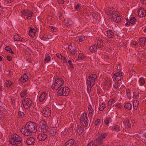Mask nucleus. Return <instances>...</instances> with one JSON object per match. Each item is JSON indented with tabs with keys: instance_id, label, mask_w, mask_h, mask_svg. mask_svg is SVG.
<instances>
[{
	"instance_id": "nucleus-33",
	"label": "nucleus",
	"mask_w": 146,
	"mask_h": 146,
	"mask_svg": "<svg viewBox=\"0 0 146 146\" xmlns=\"http://www.w3.org/2000/svg\"><path fill=\"white\" fill-rule=\"evenodd\" d=\"M111 121V118H106L104 121V123L106 125L109 126L110 122Z\"/></svg>"
},
{
	"instance_id": "nucleus-29",
	"label": "nucleus",
	"mask_w": 146,
	"mask_h": 146,
	"mask_svg": "<svg viewBox=\"0 0 146 146\" xmlns=\"http://www.w3.org/2000/svg\"><path fill=\"white\" fill-rule=\"evenodd\" d=\"M14 40L16 41H22L23 38L19 36L17 34L15 35L14 36Z\"/></svg>"
},
{
	"instance_id": "nucleus-39",
	"label": "nucleus",
	"mask_w": 146,
	"mask_h": 146,
	"mask_svg": "<svg viewBox=\"0 0 146 146\" xmlns=\"http://www.w3.org/2000/svg\"><path fill=\"white\" fill-rule=\"evenodd\" d=\"M143 9L142 7H140L138 10V16L139 17H141V13Z\"/></svg>"
},
{
	"instance_id": "nucleus-52",
	"label": "nucleus",
	"mask_w": 146,
	"mask_h": 146,
	"mask_svg": "<svg viewBox=\"0 0 146 146\" xmlns=\"http://www.w3.org/2000/svg\"><path fill=\"white\" fill-rule=\"evenodd\" d=\"M19 80L21 82H25L27 81V80H25V79H24V77H23V76L19 78Z\"/></svg>"
},
{
	"instance_id": "nucleus-14",
	"label": "nucleus",
	"mask_w": 146,
	"mask_h": 146,
	"mask_svg": "<svg viewBox=\"0 0 146 146\" xmlns=\"http://www.w3.org/2000/svg\"><path fill=\"white\" fill-rule=\"evenodd\" d=\"M123 123L125 125V126H127V128L129 129L131 127V124L128 118H126L123 119Z\"/></svg>"
},
{
	"instance_id": "nucleus-34",
	"label": "nucleus",
	"mask_w": 146,
	"mask_h": 146,
	"mask_svg": "<svg viewBox=\"0 0 146 146\" xmlns=\"http://www.w3.org/2000/svg\"><path fill=\"white\" fill-rule=\"evenodd\" d=\"M27 94V90H22V92L21 93L20 95L21 97H24Z\"/></svg>"
},
{
	"instance_id": "nucleus-35",
	"label": "nucleus",
	"mask_w": 146,
	"mask_h": 146,
	"mask_svg": "<svg viewBox=\"0 0 146 146\" xmlns=\"http://www.w3.org/2000/svg\"><path fill=\"white\" fill-rule=\"evenodd\" d=\"M86 36H84L83 35L77 37V38H78L77 39L79 40V42H82L85 40Z\"/></svg>"
},
{
	"instance_id": "nucleus-61",
	"label": "nucleus",
	"mask_w": 146,
	"mask_h": 146,
	"mask_svg": "<svg viewBox=\"0 0 146 146\" xmlns=\"http://www.w3.org/2000/svg\"><path fill=\"white\" fill-rule=\"evenodd\" d=\"M62 60L64 61L63 62L64 63H67V61H66V58L65 57L63 56L62 57Z\"/></svg>"
},
{
	"instance_id": "nucleus-13",
	"label": "nucleus",
	"mask_w": 146,
	"mask_h": 146,
	"mask_svg": "<svg viewBox=\"0 0 146 146\" xmlns=\"http://www.w3.org/2000/svg\"><path fill=\"white\" fill-rule=\"evenodd\" d=\"M35 142V138L33 137H30L28 138L26 141V143L28 145H33Z\"/></svg>"
},
{
	"instance_id": "nucleus-21",
	"label": "nucleus",
	"mask_w": 146,
	"mask_h": 146,
	"mask_svg": "<svg viewBox=\"0 0 146 146\" xmlns=\"http://www.w3.org/2000/svg\"><path fill=\"white\" fill-rule=\"evenodd\" d=\"M74 143V140L73 139H71L66 142L65 144V146H71Z\"/></svg>"
},
{
	"instance_id": "nucleus-48",
	"label": "nucleus",
	"mask_w": 146,
	"mask_h": 146,
	"mask_svg": "<svg viewBox=\"0 0 146 146\" xmlns=\"http://www.w3.org/2000/svg\"><path fill=\"white\" fill-rule=\"evenodd\" d=\"M68 62L69 64V65L70 67V68L72 69H73L74 68V65L72 63V61L71 60H69Z\"/></svg>"
},
{
	"instance_id": "nucleus-4",
	"label": "nucleus",
	"mask_w": 146,
	"mask_h": 146,
	"mask_svg": "<svg viewBox=\"0 0 146 146\" xmlns=\"http://www.w3.org/2000/svg\"><path fill=\"white\" fill-rule=\"evenodd\" d=\"M108 134L105 132H102L100 134L98 138L95 140L96 144H103L105 141V139L107 137Z\"/></svg>"
},
{
	"instance_id": "nucleus-19",
	"label": "nucleus",
	"mask_w": 146,
	"mask_h": 146,
	"mask_svg": "<svg viewBox=\"0 0 146 146\" xmlns=\"http://www.w3.org/2000/svg\"><path fill=\"white\" fill-rule=\"evenodd\" d=\"M105 35L110 38H113L114 36V33L112 31L109 30L107 31Z\"/></svg>"
},
{
	"instance_id": "nucleus-16",
	"label": "nucleus",
	"mask_w": 146,
	"mask_h": 146,
	"mask_svg": "<svg viewBox=\"0 0 146 146\" xmlns=\"http://www.w3.org/2000/svg\"><path fill=\"white\" fill-rule=\"evenodd\" d=\"M21 13L25 16H28L29 15L32 16L33 12L29 11V10H23L21 11Z\"/></svg>"
},
{
	"instance_id": "nucleus-40",
	"label": "nucleus",
	"mask_w": 146,
	"mask_h": 146,
	"mask_svg": "<svg viewBox=\"0 0 146 146\" xmlns=\"http://www.w3.org/2000/svg\"><path fill=\"white\" fill-rule=\"evenodd\" d=\"M5 49L7 51H9L11 54H14V52L11 50V49L10 48L9 46H7L5 47Z\"/></svg>"
},
{
	"instance_id": "nucleus-43",
	"label": "nucleus",
	"mask_w": 146,
	"mask_h": 146,
	"mask_svg": "<svg viewBox=\"0 0 146 146\" xmlns=\"http://www.w3.org/2000/svg\"><path fill=\"white\" fill-rule=\"evenodd\" d=\"M118 15V14H117V12L115 11H113V12H110V15L111 16V15L112 16H113L115 17V18H116L117 16L116 17V15Z\"/></svg>"
},
{
	"instance_id": "nucleus-58",
	"label": "nucleus",
	"mask_w": 146,
	"mask_h": 146,
	"mask_svg": "<svg viewBox=\"0 0 146 146\" xmlns=\"http://www.w3.org/2000/svg\"><path fill=\"white\" fill-rule=\"evenodd\" d=\"M56 55L59 58L62 59V57L63 56L60 54L59 53L56 54Z\"/></svg>"
},
{
	"instance_id": "nucleus-47",
	"label": "nucleus",
	"mask_w": 146,
	"mask_h": 146,
	"mask_svg": "<svg viewBox=\"0 0 146 146\" xmlns=\"http://www.w3.org/2000/svg\"><path fill=\"white\" fill-rule=\"evenodd\" d=\"M146 16V11L143 9V10L142 12L141 17H145Z\"/></svg>"
},
{
	"instance_id": "nucleus-15",
	"label": "nucleus",
	"mask_w": 146,
	"mask_h": 146,
	"mask_svg": "<svg viewBox=\"0 0 146 146\" xmlns=\"http://www.w3.org/2000/svg\"><path fill=\"white\" fill-rule=\"evenodd\" d=\"M47 98V94L45 92H43L40 94L39 98V101L40 102H42L44 100L46 101Z\"/></svg>"
},
{
	"instance_id": "nucleus-10",
	"label": "nucleus",
	"mask_w": 146,
	"mask_h": 146,
	"mask_svg": "<svg viewBox=\"0 0 146 146\" xmlns=\"http://www.w3.org/2000/svg\"><path fill=\"white\" fill-rule=\"evenodd\" d=\"M68 49L70 53L73 55L75 54L76 52V49L74 44L71 43L68 46Z\"/></svg>"
},
{
	"instance_id": "nucleus-57",
	"label": "nucleus",
	"mask_w": 146,
	"mask_h": 146,
	"mask_svg": "<svg viewBox=\"0 0 146 146\" xmlns=\"http://www.w3.org/2000/svg\"><path fill=\"white\" fill-rule=\"evenodd\" d=\"M6 58L7 60L9 61H11L12 60V58L11 56H7Z\"/></svg>"
},
{
	"instance_id": "nucleus-46",
	"label": "nucleus",
	"mask_w": 146,
	"mask_h": 146,
	"mask_svg": "<svg viewBox=\"0 0 146 146\" xmlns=\"http://www.w3.org/2000/svg\"><path fill=\"white\" fill-rule=\"evenodd\" d=\"M115 102V100L113 99L110 100H109L108 103V105L110 106L112 104H114Z\"/></svg>"
},
{
	"instance_id": "nucleus-64",
	"label": "nucleus",
	"mask_w": 146,
	"mask_h": 146,
	"mask_svg": "<svg viewBox=\"0 0 146 146\" xmlns=\"http://www.w3.org/2000/svg\"><path fill=\"white\" fill-rule=\"evenodd\" d=\"M94 144V143L93 142H90L89 143L87 146H93V144Z\"/></svg>"
},
{
	"instance_id": "nucleus-38",
	"label": "nucleus",
	"mask_w": 146,
	"mask_h": 146,
	"mask_svg": "<svg viewBox=\"0 0 146 146\" xmlns=\"http://www.w3.org/2000/svg\"><path fill=\"white\" fill-rule=\"evenodd\" d=\"M24 115V113L21 111H19L18 113V118L21 119L23 118Z\"/></svg>"
},
{
	"instance_id": "nucleus-25",
	"label": "nucleus",
	"mask_w": 146,
	"mask_h": 146,
	"mask_svg": "<svg viewBox=\"0 0 146 146\" xmlns=\"http://www.w3.org/2000/svg\"><path fill=\"white\" fill-rule=\"evenodd\" d=\"M97 49V48L96 44L92 45L89 48L91 52L92 53H94L96 52Z\"/></svg>"
},
{
	"instance_id": "nucleus-7",
	"label": "nucleus",
	"mask_w": 146,
	"mask_h": 146,
	"mask_svg": "<svg viewBox=\"0 0 146 146\" xmlns=\"http://www.w3.org/2000/svg\"><path fill=\"white\" fill-rule=\"evenodd\" d=\"M46 123L43 120L40 121L39 123V127L40 129L41 132L45 133L47 132L48 127Z\"/></svg>"
},
{
	"instance_id": "nucleus-55",
	"label": "nucleus",
	"mask_w": 146,
	"mask_h": 146,
	"mask_svg": "<svg viewBox=\"0 0 146 146\" xmlns=\"http://www.w3.org/2000/svg\"><path fill=\"white\" fill-rule=\"evenodd\" d=\"M74 9L77 11H79L80 10V5L78 4L76 5Z\"/></svg>"
},
{
	"instance_id": "nucleus-54",
	"label": "nucleus",
	"mask_w": 146,
	"mask_h": 146,
	"mask_svg": "<svg viewBox=\"0 0 146 146\" xmlns=\"http://www.w3.org/2000/svg\"><path fill=\"white\" fill-rule=\"evenodd\" d=\"M115 106L117 108H118L119 109H121V108H123V107L122 106V105L120 103H118L116 104Z\"/></svg>"
},
{
	"instance_id": "nucleus-44",
	"label": "nucleus",
	"mask_w": 146,
	"mask_h": 146,
	"mask_svg": "<svg viewBox=\"0 0 146 146\" xmlns=\"http://www.w3.org/2000/svg\"><path fill=\"white\" fill-rule=\"evenodd\" d=\"M139 40L140 42L143 44H145L146 41L145 38V37H142L140 38Z\"/></svg>"
},
{
	"instance_id": "nucleus-50",
	"label": "nucleus",
	"mask_w": 146,
	"mask_h": 146,
	"mask_svg": "<svg viewBox=\"0 0 146 146\" xmlns=\"http://www.w3.org/2000/svg\"><path fill=\"white\" fill-rule=\"evenodd\" d=\"M116 19L115 20V22L117 23H119L121 20V18L119 17L118 15L117 16Z\"/></svg>"
},
{
	"instance_id": "nucleus-36",
	"label": "nucleus",
	"mask_w": 146,
	"mask_h": 146,
	"mask_svg": "<svg viewBox=\"0 0 146 146\" xmlns=\"http://www.w3.org/2000/svg\"><path fill=\"white\" fill-rule=\"evenodd\" d=\"M97 42V45L98 47L100 48L103 45V42L102 40H98Z\"/></svg>"
},
{
	"instance_id": "nucleus-31",
	"label": "nucleus",
	"mask_w": 146,
	"mask_h": 146,
	"mask_svg": "<svg viewBox=\"0 0 146 146\" xmlns=\"http://www.w3.org/2000/svg\"><path fill=\"white\" fill-rule=\"evenodd\" d=\"M105 104L103 103L100 104L99 109L100 111H103L105 107Z\"/></svg>"
},
{
	"instance_id": "nucleus-20",
	"label": "nucleus",
	"mask_w": 146,
	"mask_h": 146,
	"mask_svg": "<svg viewBox=\"0 0 146 146\" xmlns=\"http://www.w3.org/2000/svg\"><path fill=\"white\" fill-rule=\"evenodd\" d=\"M64 23H65L67 27H70V26L73 24V22L70 19L65 20Z\"/></svg>"
},
{
	"instance_id": "nucleus-2",
	"label": "nucleus",
	"mask_w": 146,
	"mask_h": 146,
	"mask_svg": "<svg viewBox=\"0 0 146 146\" xmlns=\"http://www.w3.org/2000/svg\"><path fill=\"white\" fill-rule=\"evenodd\" d=\"M10 143L13 145L21 146L23 144L22 139L19 135L15 133L11 135Z\"/></svg>"
},
{
	"instance_id": "nucleus-53",
	"label": "nucleus",
	"mask_w": 146,
	"mask_h": 146,
	"mask_svg": "<svg viewBox=\"0 0 146 146\" xmlns=\"http://www.w3.org/2000/svg\"><path fill=\"white\" fill-rule=\"evenodd\" d=\"M100 119H97L96 121H95L94 124L96 126L98 125V123H100Z\"/></svg>"
},
{
	"instance_id": "nucleus-26",
	"label": "nucleus",
	"mask_w": 146,
	"mask_h": 146,
	"mask_svg": "<svg viewBox=\"0 0 146 146\" xmlns=\"http://www.w3.org/2000/svg\"><path fill=\"white\" fill-rule=\"evenodd\" d=\"M124 108L128 110H131L132 108V105L129 102L126 103L125 104Z\"/></svg>"
},
{
	"instance_id": "nucleus-24",
	"label": "nucleus",
	"mask_w": 146,
	"mask_h": 146,
	"mask_svg": "<svg viewBox=\"0 0 146 146\" xmlns=\"http://www.w3.org/2000/svg\"><path fill=\"white\" fill-rule=\"evenodd\" d=\"M50 60V58L49 54H46L45 55L44 59V62L45 64L48 63Z\"/></svg>"
},
{
	"instance_id": "nucleus-28",
	"label": "nucleus",
	"mask_w": 146,
	"mask_h": 146,
	"mask_svg": "<svg viewBox=\"0 0 146 146\" xmlns=\"http://www.w3.org/2000/svg\"><path fill=\"white\" fill-rule=\"evenodd\" d=\"M139 104V102L137 100H134L133 102V108L135 109L136 110L137 108V107Z\"/></svg>"
},
{
	"instance_id": "nucleus-56",
	"label": "nucleus",
	"mask_w": 146,
	"mask_h": 146,
	"mask_svg": "<svg viewBox=\"0 0 146 146\" xmlns=\"http://www.w3.org/2000/svg\"><path fill=\"white\" fill-rule=\"evenodd\" d=\"M57 2L58 3L61 5H62L64 3V0H58Z\"/></svg>"
},
{
	"instance_id": "nucleus-23",
	"label": "nucleus",
	"mask_w": 146,
	"mask_h": 146,
	"mask_svg": "<svg viewBox=\"0 0 146 146\" xmlns=\"http://www.w3.org/2000/svg\"><path fill=\"white\" fill-rule=\"evenodd\" d=\"M36 32V31L35 29L31 27L29 31V35L30 36L33 37L35 36Z\"/></svg>"
},
{
	"instance_id": "nucleus-62",
	"label": "nucleus",
	"mask_w": 146,
	"mask_h": 146,
	"mask_svg": "<svg viewBox=\"0 0 146 146\" xmlns=\"http://www.w3.org/2000/svg\"><path fill=\"white\" fill-rule=\"evenodd\" d=\"M137 44V41L132 42H131V44H132L134 46H136Z\"/></svg>"
},
{
	"instance_id": "nucleus-5",
	"label": "nucleus",
	"mask_w": 146,
	"mask_h": 146,
	"mask_svg": "<svg viewBox=\"0 0 146 146\" xmlns=\"http://www.w3.org/2000/svg\"><path fill=\"white\" fill-rule=\"evenodd\" d=\"M58 91L57 94L60 96H67L69 94V88L68 87H61L58 88Z\"/></svg>"
},
{
	"instance_id": "nucleus-1",
	"label": "nucleus",
	"mask_w": 146,
	"mask_h": 146,
	"mask_svg": "<svg viewBox=\"0 0 146 146\" xmlns=\"http://www.w3.org/2000/svg\"><path fill=\"white\" fill-rule=\"evenodd\" d=\"M36 129V123L33 122L29 121L27 123L25 126L22 127L21 131L25 135L29 136L31 135L34 132H35Z\"/></svg>"
},
{
	"instance_id": "nucleus-63",
	"label": "nucleus",
	"mask_w": 146,
	"mask_h": 146,
	"mask_svg": "<svg viewBox=\"0 0 146 146\" xmlns=\"http://www.w3.org/2000/svg\"><path fill=\"white\" fill-rule=\"evenodd\" d=\"M118 83L117 82H115L114 85V87L116 89L117 88H118Z\"/></svg>"
},
{
	"instance_id": "nucleus-8",
	"label": "nucleus",
	"mask_w": 146,
	"mask_h": 146,
	"mask_svg": "<svg viewBox=\"0 0 146 146\" xmlns=\"http://www.w3.org/2000/svg\"><path fill=\"white\" fill-rule=\"evenodd\" d=\"M22 104H23L24 108L26 109L30 108L33 104L32 100L29 98H26L22 102Z\"/></svg>"
},
{
	"instance_id": "nucleus-12",
	"label": "nucleus",
	"mask_w": 146,
	"mask_h": 146,
	"mask_svg": "<svg viewBox=\"0 0 146 146\" xmlns=\"http://www.w3.org/2000/svg\"><path fill=\"white\" fill-rule=\"evenodd\" d=\"M47 136L45 133H40L38 135V139L40 141H44L47 138Z\"/></svg>"
},
{
	"instance_id": "nucleus-60",
	"label": "nucleus",
	"mask_w": 146,
	"mask_h": 146,
	"mask_svg": "<svg viewBox=\"0 0 146 146\" xmlns=\"http://www.w3.org/2000/svg\"><path fill=\"white\" fill-rule=\"evenodd\" d=\"M57 29L56 28L52 27L51 28V30L53 32H55L56 31Z\"/></svg>"
},
{
	"instance_id": "nucleus-45",
	"label": "nucleus",
	"mask_w": 146,
	"mask_h": 146,
	"mask_svg": "<svg viewBox=\"0 0 146 146\" xmlns=\"http://www.w3.org/2000/svg\"><path fill=\"white\" fill-rule=\"evenodd\" d=\"M106 86H107V87L109 88H110L111 86V82L110 81H108L106 83Z\"/></svg>"
},
{
	"instance_id": "nucleus-32",
	"label": "nucleus",
	"mask_w": 146,
	"mask_h": 146,
	"mask_svg": "<svg viewBox=\"0 0 146 146\" xmlns=\"http://www.w3.org/2000/svg\"><path fill=\"white\" fill-rule=\"evenodd\" d=\"M13 84V83L8 80H6L5 82V85L7 87H10Z\"/></svg>"
},
{
	"instance_id": "nucleus-51",
	"label": "nucleus",
	"mask_w": 146,
	"mask_h": 146,
	"mask_svg": "<svg viewBox=\"0 0 146 146\" xmlns=\"http://www.w3.org/2000/svg\"><path fill=\"white\" fill-rule=\"evenodd\" d=\"M139 82H141L142 85H144L145 84V81L144 79L143 78L141 77L140 78Z\"/></svg>"
},
{
	"instance_id": "nucleus-27",
	"label": "nucleus",
	"mask_w": 146,
	"mask_h": 146,
	"mask_svg": "<svg viewBox=\"0 0 146 146\" xmlns=\"http://www.w3.org/2000/svg\"><path fill=\"white\" fill-rule=\"evenodd\" d=\"M111 129L112 130L118 132L120 131L119 126L118 125H115L111 127Z\"/></svg>"
},
{
	"instance_id": "nucleus-22",
	"label": "nucleus",
	"mask_w": 146,
	"mask_h": 146,
	"mask_svg": "<svg viewBox=\"0 0 146 146\" xmlns=\"http://www.w3.org/2000/svg\"><path fill=\"white\" fill-rule=\"evenodd\" d=\"M94 106H92L91 105H89L88 106V109L89 111V115L91 117L93 115V113L94 111V110L93 108Z\"/></svg>"
},
{
	"instance_id": "nucleus-30",
	"label": "nucleus",
	"mask_w": 146,
	"mask_h": 146,
	"mask_svg": "<svg viewBox=\"0 0 146 146\" xmlns=\"http://www.w3.org/2000/svg\"><path fill=\"white\" fill-rule=\"evenodd\" d=\"M77 126L78 127L76 130L78 134H80L83 132L84 129L82 128L81 126L78 125V126L77 125Z\"/></svg>"
},
{
	"instance_id": "nucleus-41",
	"label": "nucleus",
	"mask_w": 146,
	"mask_h": 146,
	"mask_svg": "<svg viewBox=\"0 0 146 146\" xmlns=\"http://www.w3.org/2000/svg\"><path fill=\"white\" fill-rule=\"evenodd\" d=\"M139 97V93L136 92H133V97L134 98L138 99Z\"/></svg>"
},
{
	"instance_id": "nucleus-18",
	"label": "nucleus",
	"mask_w": 146,
	"mask_h": 146,
	"mask_svg": "<svg viewBox=\"0 0 146 146\" xmlns=\"http://www.w3.org/2000/svg\"><path fill=\"white\" fill-rule=\"evenodd\" d=\"M94 80L93 79L91 76H89L88 77L86 81V84L88 87H90V88H92L91 85L92 84V82Z\"/></svg>"
},
{
	"instance_id": "nucleus-11",
	"label": "nucleus",
	"mask_w": 146,
	"mask_h": 146,
	"mask_svg": "<svg viewBox=\"0 0 146 146\" xmlns=\"http://www.w3.org/2000/svg\"><path fill=\"white\" fill-rule=\"evenodd\" d=\"M122 76V73L119 72L114 73L113 77L117 81H119L121 80Z\"/></svg>"
},
{
	"instance_id": "nucleus-9",
	"label": "nucleus",
	"mask_w": 146,
	"mask_h": 146,
	"mask_svg": "<svg viewBox=\"0 0 146 146\" xmlns=\"http://www.w3.org/2000/svg\"><path fill=\"white\" fill-rule=\"evenodd\" d=\"M42 112V115L45 117H48L51 114L50 109L48 107H45L43 109Z\"/></svg>"
},
{
	"instance_id": "nucleus-59",
	"label": "nucleus",
	"mask_w": 146,
	"mask_h": 146,
	"mask_svg": "<svg viewBox=\"0 0 146 146\" xmlns=\"http://www.w3.org/2000/svg\"><path fill=\"white\" fill-rule=\"evenodd\" d=\"M87 92L88 93H90V92H91V88H90V87H88V86H87Z\"/></svg>"
},
{
	"instance_id": "nucleus-6",
	"label": "nucleus",
	"mask_w": 146,
	"mask_h": 146,
	"mask_svg": "<svg viewBox=\"0 0 146 146\" xmlns=\"http://www.w3.org/2000/svg\"><path fill=\"white\" fill-rule=\"evenodd\" d=\"M55 81V82L53 84L52 88L53 89L57 90L58 88H60L63 85L64 81L61 78H58L57 79L56 78Z\"/></svg>"
},
{
	"instance_id": "nucleus-3",
	"label": "nucleus",
	"mask_w": 146,
	"mask_h": 146,
	"mask_svg": "<svg viewBox=\"0 0 146 146\" xmlns=\"http://www.w3.org/2000/svg\"><path fill=\"white\" fill-rule=\"evenodd\" d=\"M80 120V123L82 125L85 127H89L90 125L91 120L90 121V123L89 124V120L87 117V113L86 112H84L81 116Z\"/></svg>"
},
{
	"instance_id": "nucleus-42",
	"label": "nucleus",
	"mask_w": 146,
	"mask_h": 146,
	"mask_svg": "<svg viewBox=\"0 0 146 146\" xmlns=\"http://www.w3.org/2000/svg\"><path fill=\"white\" fill-rule=\"evenodd\" d=\"M130 23L132 24L133 25L135 23V22L136 21V19L135 17H131L130 19Z\"/></svg>"
},
{
	"instance_id": "nucleus-49",
	"label": "nucleus",
	"mask_w": 146,
	"mask_h": 146,
	"mask_svg": "<svg viewBox=\"0 0 146 146\" xmlns=\"http://www.w3.org/2000/svg\"><path fill=\"white\" fill-rule=\"evenodd\" d=\"M90 76H91L93 79H94V80H96L97 78V76L96 74H92Z\"/></svg>"
},
{
	"instance_id": "nucleus-37",
	"label": "nucleus",
	"mask_w": 146,
	"mask_h": 146,
	"mask_svg": "<svg viewBox=\"0 0 146 146\" xmlns=\"http://www.w3.org/2000/svg\"><path fill=\"white\" fill-rule=\"evenodd\" d=\"M86 57V56H84L83 53H80V54L78 56V60H82L84 59Z\"/></svg>"
},
{
	"instance_id": "nucleus-17",
	"label": "nucleus",
	"mask_w": 146,
	"mask_h": 146,
	"mask_svg": "<svg viewBox=\"0 0 146 146\" xmlns=\"http://www.w3.org/2000/svg\"><path fill=\"white\" fill-rule=\"evenodd\" d=\"M48 132L51 135L54 136L57 131V127H53L49 129Z\"/></svg>"
}]
</instances>
